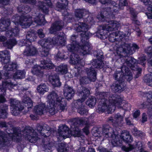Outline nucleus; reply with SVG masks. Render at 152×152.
<instances>
[{"instance_id": "1", "label": "nucleus", "mask_w": 152, "mask_h": 152, "mask_svg": "<svg viewBox=\"0 0 152 152\" xmlns=\"http://www.w3.org/2000/svg\"><path fill=\"white\" fill-rule=\"evenodd\" d=\"M37 131L39 134L44 137H48L51 134L50 128L46 125L42 126L38 124L35 130L30 127L26 128L21 132L16 128H12L10 130L6 129V132L10 137L13 139H18V137L22 135L31 143L35 142L38 139V134L36 132Z\"/></svg>"}, {"instance_id": "2", "label": "nucleus", "mask_w": 152, "mask_h": 152, "mask_svg": "<svg viewBox=\"0 0 152 152\" xmlns=\"http://www.w3.org/2000/svg\"><path fill=\"white\" fill-rule=\"evenodd\" d=\"M99 96V103L98 110L99 113L105 110L108 113L113 112L115 106L121 105L122 99L120 96L116 94H110L109 92H101Z\"/></svg>"}, {"instance_id": "3", "label": "nucleus", "mask_w": 152, "mask_h": 152, "mask_svg": "<svg viewBox=\"0 0 152 152\" xmlns=\"http://www.w3.org/2000/svg\"><path fill=\"white\" fill-rule=\"evenodd\" d=\"M66 37L63 32L58 33L57 36L53 38L48 37L39 41L38 43L42 47L41 55L42 56H47L52 47V45L57 44L64 46L66 42Z\"/></svg>"}, {"instance_id": "4", "label": "nucleus", "mask_w": 152, "mask_h": 152, "mask_svg": "<svg viewBox=\"0 0 152 152\" xmlns=\"http://www.w3.org/2000/svg\"><path fill=\"white\" fill-rule=\"evenodd\" d=\"M47 102L49 104L48 112L51 115L54 114L57 111L61 112L65 109L66 101L55 91L50 93L47 96Z\"/></svg>"}, {"instance_id": "5", "label": "nucleus", "mask_w": 152, "mask_h": 152, "mask_svg": "<svg viewBox=\"0 0 152 152\" xmlns=\"http://www.w3.org/2000/svg\"><path fill=\"white\" fill-rule=\"evenodd\" d=\"M75 29L77 32H82L80 36L82 38L81 41L83 45L81 48L80 54L83 55L89 54L91 48L87 40L91 35L89 32L88 31V28L87 24L83 22H79Z\"/></svg>"}, {"instance_id": "6", "label": "nucleus", "mask_w": 152, "mask_h": 152, "mask_svg": "<svg viewBox=\"0 0 152 152\" xmlns=\"http://www.w3.org/2000/svg\"><path fill=\"white\" fill-rule=\"evenodd\" d=\"M32 18H33L34 22L37 25H44L46 23L44 16L42 14H39L36 17H32L29 15L21 16L20 17L15 18V20L13 21L15 23H17L20 25L23 26L24 28H26L32 24Z\"/></svg>"}, {"instance_id": "7", "label": "nucleus", "mask_w": 152, "mask_h": 152, "mask_svg": "<svg viewBox=\"0 0 152 152\" xmlns=\"http://www.w3.org/2000/svg\"><path fill=\"white\" fill-rule=\"evenodd\" d=\"M10 52L7 50L0 52V61L2 64H6L3 68L5 70L4 76L6 79H9L12 77L11 72L16 69L18 65L15 63H11L7 64L10 61Z\"/></svg>"}, {"instance_id": "8", "label": "nucleus", "mask_w": 152, "mask_h": 152, "mask_svg": "<svg viewBox=\"0 0 152 152\" xmlns=\"http://www.w3.org/2000/svg\"><path fill=\"white\" fill-rule=\"evenodd\" d=\"M107 25L100 26L96 36L101 39H104L107 36V31H112L117 29L118 24L116 21L110 20Z\"/></svg>"}, {"instance_id": "9", "label": "nucleus", "mask_w": 152, "mask_h": 152, "mask_svg": "<svg viewBox=\"0 0 152 152\" xmlns=\"http://www.w3.org/2000/svg\"><path fill=\"white\" fill-rule=\"evenodd\" d=\"M139 48L138 46L135 43H125L121 47L118 48L117 51V53L119 55L126 56L132 54Z\"/></svg>"}, {"instance_id": "10", "label": "nucleus", "mask_w": 152, "mask_h": 152, "mask_svg": "<svg viewBox=\"0 0 152 152\" xmlns=\"http://www.w3.org/2000/svg\"><path fill=\"white\" fill-rule=\"evenodd\" d=\"M114 77L116 81L111 86V90L114 92L120 93L124 90L125 86L124 77L120 72L114 74Z\"/></svg>"}, {"instance_id": "11", "label": "nucleus", "mask_w": 152, "mask_h": 152, "mask_svg": "<svg viewBox=\"0 0 152 152\" xmlns=\"http://www.w3.org/2000/svg\"><path fill=\"white\" fill-rule=\"evenodd\" d=\"M114 138L112 140L111 143L114 146H121L122 142V140L127 142H131L132 141L131 136L129 134V132L124 131L120 136L114 135Z\"/></svg>"}, {"instance_id": "12", "label": "nucleus", "mask_w": 152, "mask_h": 152, "mask_svg": "<svg viewBox=\"0 0 152 152\" xmlns=\"http://www.w3.org/2000/svg\"><path fill=\"white\" fill-rule=\"evenodd\" d=\"M49 59H47L46 60L43 59L41 61V64L43 65H37L35 66L32 71L33 73L39 77H41L43 76V69H52L53 67V65L51 63Z\"/></svg>"}, {"instance_id": "13", "label": "nucleus", "mask_w": 152, "mask_h": 152, "mask_svg": "<svg viewBox=\"0 0 152 152\" xmlns=\"http://www.w3.org/2000/svg\"><path fill=\"white\" fill-rule=\"evenodd\" d=\"M10 101L12 114L15 116L18 115L23 109V107L22 106L20 102L15 99L11 98Z\"/></svg>"}, {"instance_id": "14", "label": "nucleus", "mask_w": 152, "mask_h": 152, "mask_svg": "<svg viewBox=\"0 0 152 152\" xmlns=\"http://www.w3.org/2000/svg\"><path fill=\"white\" fill-rule=\"evenodd\" d=\"M137 148L138 152H148L145 151L142 147V145L141 142H136L135 145L129 144L128 146H126L123 145L122 147V149L126 152H128L134 148Z\"/></svg>"}, {"instance_id": "15", "label": "nucleus", "mask_w": 152, "mask_h": 152, "mask_svg": "<svg viewBox=\"0 0 152 152\" xmlns=\"http://www.w3.org/2000/svg\"><path fill=\"white\" fill-rule=\"evenodd\" d=\"M113 12L110 9L109 6L102 8L99 15H98V18L102 21H106V18H109L113 17Z\"/></svg>"}, {"instance_id": "16", "label": "nucleus", "mask_w": 152, "mask_h": 152, "mask_svg": "<svg viewBox=\"0 0 152 152\" xmlns=\"http://www.w3.org/2000/svg\"><path fill=\"white\" fill-rule=\"evenodd\" d=\"M64 26V23L62 21H56L51 25L49 29L50 33L51 34H54L56 31L61 30Z\"/></svg>"}, {"instance_id": "17", "label": "nucleus", "mask_w": 152, "mask_h": 152, "mask_svg": "<svg viewBox=\"0 0 152 152\" xmlns=\"http://www.w3.org/2000/svg\"><path fill=\"white\" fill-rule=\"evenodd\" d=\"M36 36L35 34L31 32H28L26 36V39L22 40L20 42L22 43V46H30L31 42L34 41L36 39Z\"/></svg>"}, {"instance_id": "18", "label": "nucleus", "mask_w": 152, "mask_h": 152, "mask_svg": "<svg viewBox=\"0 0 152 152\" xmlns=\"http://www.w3.org/2000/svg\"><path fill=\"white\" fill-rule=\"evenodd\" d=\"M76 37L75 35H73L71 38L72 44H69L67 46L68 50L69 51H76L79 49V46L76 41Z\"/></svg>"}, {"instance_id": "19", "label": "nucleus", "mask_w": 152, "mask_h": 152, "mask_svg": "<svg viewBox=\"0 0 152 152\" xmlns=\"http://www.w3.org/2000/svg\"><path fill=\"white\" fill-rule=\"evenodd\" d=\"M102 134L106 137H111L114 138V135H116L114 133L113 129L108 125H104L103 126L102 129Z\"/></svg>"}, {"instance_id": "20", "label": "nucleus", "mask_w": 152, "mask_h": 152, "mask_svg": "<svg viewBox=\"0 0 152 152\" xmlns=\"http://www.w3.org/2000/svg\"><path fill=\"white\" fill-rule=\"evenodd\" d=\"M63 92L64 96L67 99H71L75 94V91L73 88L67 85H64Z\"/></svg>"}, {"instance_id": "21", "label": "nucleus", "mask_w": 152, "mask_h": 152, "mask_svg": "<svg viewBox=\"0 0 152 152\" xmlns=\"http://www.w3.org/2000/svg\"><path fill=\"white\" fill-rule=\"evenodd\" d=\"M79 49L76 51H71L72 53L70 55L69 62L72 64H77L80 63L82 59L80 58L79 56L77 54L78 53Z\"/></svg>"}, {"instance_id": "22", "label": "nucleus", "mask_w": 152, "mask_h": 152, "mask_svg": "<svg viewBox=\"0 0 152 152\" xmlns=\"http://www.w3.org/2000/svg\"><path fill=\"white\" fill-rule=\"evenodd\" d=\"M89 124V121L88 119L82 118H75L72 120L71 122V127L75 128L77 125H83L88 126Z\"/></svg>"}, {"instance_id": "23", "label": "nucleus", "mask_w": 152, "mask_h": 152, "mask_svg": "<svg viewBox=\"0 0 152 152\" xmlns=\"http://www.w3.org/2000/svg\"><path fill=\"white\" fill-rule=\"evenodd\" d=\"M70 130L66 126H63L58 130V135L63 139H65L70 136Z\"/></svg>"}, {"instance_id": "24", "label": "nucleus", "mask_w": 152, "mask_h": 152, "mask_svg": "<svg viewBox=\"0 0 152 152\" xmlns=\"http://www.w3.org/2000/svg\"><path fill=\"white\" fill-rule=\"evenodd\" d=\"M90 92L88 89L83 87H81L80 90L77 92V95L80 97V98L85 100L90 94Z\"/></svg>"}, {"instance_id": "25", "label": "nucleus", "mask_w": 152, "mask_h": 152, "mask_svg": "<svg viewBox=\"0 0 152 152\" xmlns=\"http://www.w3.org/2000/svg\"><path fill=\"white\" fill-rule=\"evenodd\" d=\"M37 53V50L36 48L35 47L31 46L26 47L23 52V55L27 56H35Z\"/></svg>"}, {"instance_id": "26", "label": "nucleus", "mask_w": 152, "mask_h": 152, "mask_svg": "<svg viewBox=\"0 0 152 152\" xmlns=\"http://www.w3.org/2000/svg\"><path fill=\"white\" fill-rule=\"evenodd\" d=\"M85 70L87 76L92 80L93 82H94L96 79V73L94 68H86Z\"/></svg>"}, {"instance_id": "27", "label": "nucleus", "mask_w": 152, "mask_h": 152, "mask_svg": "<svg viewBox=\"0 0 152 152\" xmlns=\"http://www.w3.org/2000/svg\"><path fill=\"white\" fill-rule=\"evenodd\" d=\"M49 80L52 85L55 87H59L61 85L58 77L56 74L50 75Z\"/></svg>"}, {"instance_id": "28", "label": "nucleus", "mask_w": 152, "mask_h": 152, "mask_svg": "<svg viewBox=\"0 0 152 152\" xmlns=\"http://www.w3.org/2000/svg\"><path fill=\"white\" fill-rule=\"evenodd\" d=\"M10 24V19L6 18L2 19L0 22V31H6L8 29Z\"/></svg>"}, {"instance_id": "29", "label": "nucleus", "mask_w": 152, "mask_h": 152, "mask_svg": "<svg viewBox=\"0 0 152 152\" xmlns=\"http://www.w3.org/2000/svg\"><path fill=\"white\" fill-rule=\"evenodd\" d=\"M43 148L44 151L46 152L51 151L52 148L53 146L54 145L53 142H50L47 138V137H44L42 140Z\"/></svg>"}, {"instance_id": "30", "label": "nucleus", "mask_w": 152, "mask_h": 152, "mask_svg": "<svg viewBox=\"0 0 152 152\" xmlns=\"http://www.w3.org/2000/svg\"><path fill=\"white\" fill-rule=\"evenodd\" d=\"M125 36V35L123 34L122 32L120 31H117L113 33L110 34L109 37V40L112 42H114L118 39V37L121 39L122 38Z\"/></svg>"}, {"instance_id": "31", "label": "nucleus", "mask_w": 152, "mask_h": 152, "mask_svg": "<svg viewBox=\"0 0 152 152\" xmlns=\"http://www.w3.org/2000/svg\"><path fill=\"white\" fill-rule=\"evenodd\" d=\"M145 5L147 6L148 7L147 9L148 11L151 13H146V14L148 18L152 19V0H140Z\"/></svg>"}, {"instance_id": "32", "label": "nucleus", "mask_w": 152, "mask_h": 152, "mask_svg": "<svg viewBox=\"0 0 152 152\" xmlns=\"http://www.w3.org/2000/svg\"><path fill=\"white\" fill-rule=\"evenodd\" d=\"M45 110V104L41 103L35 107L34 111L37 114L42 115L43 114L44 111Z\"/></svg>"}, {"instance_id": "33", "label": "nucleus", "mask_w": 152, "mask_h": 152, "mask_svg": "<svg viewBox=\"0 0 152 152\" xmlns=\"http://www.w3.org/2000/svg\"><path fill=\"white\" fill-rule=\"evenodd\" d=\"M8 110L7 105L3 104L1 105L0 106V118H7Z\"/></svg>"}, {"instance_id": "34", "label": "nucleus", "mask_w": 152, "mask_h": 152, "mask_svg": "<svg viewBox=\"0 0 152 152\" xmlns=\"http://www.w3.org/2000/svg\"><path fill=\"white\" fill-rule=\"evenodd\" d=\"M88 13V12L83 9H78L76 10L75 12V16L80 19L84 18L86 14Z\"/></svg>"}, {"instance_id": "35", "label": "nucleus", "mask_w": 152, "mask_h": 152, "mask_svg": "<svg viewBox=\"0 0 152 152\" xmlns=\"http://www.w3.org/2000/svg\"><path fill=\"white\" fill-rule=\"evenodd\" d=\"M17 41L14 39H10L3 43L4 46L8 49H11L13 47L16 45Z\"/></svg>"}, {"instance_id": "36", "label": "nucleus", "mask_w": 152, "mask_h": 152, "mask_svg": "<svg viewBox=\"0 0 152 152\" xmlns=\"http://www.w3.org/2000/svg\"><path fill=\"white\" fill-rule=\"evenodd\" d=\"M136 60L132 56L128 57L126 60L125 63L132 69L134 70V65L136 62Z\"/></svg>"}, {"instance_id": "37", "label": "nucleus", "mask_w": 152, "mask_h": 152, "mask_svg": "<svg viewBox=\"0 0 152 152\" xmlns=\"http://www.w3.org/2000/svg\"><path fill=\"white\" fill-rule=\"evenodd\" d=\"M91 64L95 68H102L104 65V63L102 61L98 59L93 60Z\"/></svg>"}, {"instance_id": "38", "label": "nucleus", "mask_w": 152, "mask_h": 152, "mask_svg": "<svg viewBox=\"0 0 152 152\" xmlns=\"http://www.w3.org/2000/svg\"><path fill=\"white\" fill-rule=\"evenodd\" d=\"M56 70L62 74H66L67 72V66L66 64H61L56 68Z\"/></svg>"}, {"instance_id": "39", "label": "nucleus", "mask_w": 152, "mask_h": 152, "mask_svg": "<svg viewBox=\"0 0 152 152\" xmlns=\"http://www.w3.org/2000/svg\"><path fill=\"white\" fill-rule=\"evenodd\" d=\"M129 10L132 16L133 23L137 25H139L140 24V22L136 19L137 13L135 12L132 8H130Z\"/></svg>"}, {"instance_id": "40", "label": "nucleus", "mask_w": 152, "mask_h": 152, "mask_svg": "<svg viewBox=\"0 0 152 152\" xmlns=\"http://www.w3.org/2000/svg\"><path fill=\"white\" fill-rule=\"evenodd\" d=\"M48 90V87L45 83H41L37 87V90L38 92L41 94H44Z\"/></svg>"}, {"instance_id": "41", "label": "nucleus", "mask_w": 152, "mask_h": 152, "mask_svg": "<svg viewBox=\"0 0 152 152\" xmlns=\"http://www.w3.org/2000/svg\"><path fill=\"white\" fill-rule=\"evenodd\" d=\"M91 81L93 82L92 80L88 76L81 77L80 79V84L81 85L89 83Z\"/></svg>"}, {"instance_id": "42", "label": "nucleus", "mask_w": 152, "mask_h": 152, "mask_svg": "<svg viewBox=\"0 0 152 152\" xmlns=\"http://www.w3.org/2000/svg\"><path fill=\"white\" fill-rule=\"evenodd\" d=\"M140 108L144 109L147 108L148 110L147 112L148 114L150 117L152 116V106H149L146 104V102H144L143 104H141L140 106Z\"/></svg>"}, {"instance_id": "43", "label": "nucleus", "mask_w": 152, "mask_h": 152, "mask_svg": "<svg viewBox=\"0 0 152 152\" xmlns=\"http://www.w3.org/2000/svg\"><path fill=\"white\" fill-rule=\"evenodd\" d=\"M25 72L24 71L18 70L14 75L13 77L15 79H21L25 77Z\"/></svg>"}, {"instance_id": "44", "label": "nucleus", "mask_w": 152, "mask_h": 152, "mask_svg": "<svg viewBox=\"0 0 152 152\" xmlns=\"http://www.w3.org/2000/svg\"><path fill=\"white\" fill-rule=\"evenodd\" d=\"M8 140L7 135L5 133L0 131V145L7 142Z\"/></svg>"}, {"instance_id": "45", "label": "nucleus", "mask_w": 152, "mask_h": 152, "mask_svg": "<svg viewBox=\"0 0 152 152\" xmlns=\"http://www.w3.org/2000/svg\"><path fill=\"white\" fill-rule=\"evenodd\" d=\"M85 100L81 98L79 99L74 102V106L77 109L84 106L83 102Z\"/></svg>"}, {"instance_id": "46", "label": "nucleus", "mask_w": 152, "mask_h": 152, "mask_svg": "<svg viewBox=\"0 0 152 152\" xmlns=\"http://www.w3.org/2000/svg\"><path fill=\"white\" fill-rule=\"evenodd\" d=\"M57 150L58 152H67L66 144L64 143H59Z\"/></svg>"}, {"instance_id": "47", "label": "nucleus", "mask_w": 152, "mask_h": 152, "mask_svg": "<svg viewBox=\"0 0 152 152\" xmlns=\"http://www.w3.org/2000/svg\"><path fill=\"white\" fill-rule=\"evenodd\" d=\"M108 6H109L110 9L111 10L112 12H117L118 11L119 9H122L123 8H120L119 7V4H118L116 3H115L113 5H112L110 3L108 4Z\"/></svg>"}, {"instance_id": "48", "label": "nucleus", "mask_w": 152, "mask_h": 152, "mask_svg": "<svg viewBox=\"0 0 152 152\" xmlns=\"http://www.w3.org/2000/svg\"><path fill=\"white\" fill-rule=\"evenodd\" d=\"M124 116L121 115L119 113L115 114L114 120L118 124L122 123L123 121Z\"/></svg>"}, {"instance_id": "49", "label": "nucleus", "mask_w": 152, "mask_h": 152, "mask_svg": "<svg viewBox=\"0 0 152 152\" xmlns=\"http://www.w3.org/2000/svg\"><path fill=\"white\" fill-rule=\"evenodd\" d=\"M23 102L25 104L26 106H27V108H31L33 106V103L31 100L28 97L25 98L23 100Z\"/></svg>"}, {"instance_id": "50", "label": "nucleus", "mask_w": 152, "mask_h": 152, "mask_svg": "<svg viewBox=\"0 0 152 152\" xmlns=\"http://www.w3.org/2000/svg\"><path fill=\"white\" fill-rule=\"evenodd\" d=\"M38 7L39 9L41 10L47 14L48 12V8L46 7V6L44 5V3L41 2H39V4Z\"/></svg>"}, {"instance_id": "51", "label": "nucleus", "mask_w": 152, "mask_h": 152, "mask_svg": "<svg viewBox=\"0 0 152 152\" xmlns=\"http://www.w3.org/2000/svg\"><path fill=\"white\" fill-rule=\"evenodd\" d=\"M96 103V100L94 97L89 98L86 102V104L90 107H94Z\"/></svg>"}, {"instance_id": "52", "label": "nucleus", "mask_w": 152, "mask_h": 152, "mask_svg": "<svg viewBox=\"0 0 152 152\" xmlns=\"http://www.w3.org/2000/svg\"><path fill=\"white\" fill-rule=\"evenodd\" d=\"M70 135L75 137H79L82 135V134L80 130L78 129H77L73 131L70 130Z\"/></svg>"}, {"instance_id": "53", "label": "nucleus", "mask_w": 152, "mask_h": 152, "mask_svg": "<svg viewBox=\"0 0 152 152\" xmlns=\"http://www.w3.org/2000/svg\"><path fill=\"white\" fill-rule=\"evenodd\" d=\"M121 69V72L120 71H116L115 74L120 72L121 74V75H124V76L126 75H127V74L128 73L130 72L128 68L125 66H122Z\"/></svg>"}, {"instance_id": "54", "label": "nucleus", "mask_w": 152, "mask_h": 152, "mask_svg": "<svg viewBox=\"0 0 152 152\" xmlns=\"http://www.w3.org/2000/svg\"><path fill=\"white\" fill-rule=\"evenodd\" d=\"M145 51L147 53V55L150 57H152V47L150 46L145 48ZM151 65L152 66V59L149 62Z\"/></svg>"}, {"instance_id": "55", "label": "nucleus", "mask_w": 152, "mask_h": 152, "mask_svg": "<svg viewBox=\"0 0 152 152\" xmlns=\"http://www.w3.org/2000/svg\"><path fill=\"white\" fill-rule=\"evenodd\" d=\"M146 57L143 56L139 58L137 61L138 64H141L143 66H144L146 64Z\"/></svg>"}, {"instance_id": "56", "label": "nucleus", "mask_w": 152, "mask_h": 152, "mask_svg": "<svg viewBox=\"0 0 152 152\" xmlns=\"http://www.w3.org/2000/svg\"><path fill=\"white\" fill-rule=\"evenodd\" d=\"M96 53V54L95 53L94 54V56H96L98 60L101 61L104 58L103 54L102 52L101 51H99L97 53Z\"/></svg>"}, {"instance_id": "57", "label": "nucleus", "mask_w": 152, "mask_h": 152, "mask_svg": "<svg viewBox=\"0 0 152 152\" xmlns=\"http://www.w3.org/2000/svg\"><path fill=\"white\" fill-rule=\"evenodd\" d=\"M132 132L133 134L135 136H138L142 137L143 135L142 132L138 130L136 128H134L133 129V131Z\"/></svg>"}, {"instance_id": "58", "label": "nucleus", "mask_w": 152, "mask_h": 152, "mask_svg": "<svg viewBox=\"0 0 152 152\" xmlns=\"http://www.w3.org/2000/svg\"><path fill=\"white\" fill-rule=\"evenodd\" d=\"M83 18L84 21L88 23L91 22L92 20V18L89 16L88 13L85 15V16Z\"/></svg>"}, {"instance_id": "59", "label": "nucleus", "mask_w": 152, "mask_h": 152, "mask_svg": "<svg viewBox=\"0 0 152 152\" xmlns=\"http://www.w3.org/2000/svg\"><path fill=\"white\" fill-rule=\"evenodd\" d=\"M77 112L78 113H80L81 115H83L87 113V110L84 107V106L81 107L80 108L77 109Z\"/></svg>"}, {"instance_id": "60", "label": "nucleus", "mask_w": 152, "mask_h": 152, "mask_svg": "<svg viewBox=\"0 0 152 152\" xmlns=\"http://www.w3.org/2000/svg\"><path fill=\"white\" fill-rule=\"evenodd\" d=\"M10 0H0V7H4L8 5Z\"/></svg>"}, {"instance_id": "61", "label": "nucleus", "mask_w": 152, "mask_h": 152, "mask_svg": "<svg viewBox=\"0 0 152 152\" xmlns=\"http://www.w3.org/2000/svg\"><path fill=\"white\" fill-rule=\"evenodd\" d=\"M128 75H123L124 77V81L125 80V79H126L129 82L133 78V76L132 74L130 72L129 73H128Z\"/></svg>"}, {"instance_id": "62", "label": "nucleus", "mask_w": 152, "mask_h": 152, "mask_svg": "<svg viewBox=\"0 0 152 152\" xmlns=\"http://www.w3.org/2000/svg\"><path fill=\"white\" fill-rule=\"evenodd\" d=\"M147 96V102L150 104L152 105V92L148 94Z\"/></svg>"}, {"instance_id": "63", "label": "nucleus", "mask_w": 152, "mask_h": 152, "mask_svg": "<svg viewBox=\"0 0 152 152\" xmlns=\"http://www.w3.org/2000/svg\"><path fill=\"white\" fill-rule=\"evenodd\" d=\"M119 4L120 8H123L124 7L127 5L128 3L126 0H120Z\"/></svg>"}, {"instance_id": "64", "label": "nucleus", "mask_w": 152, "mask_h": 152, "mask_svg": "<svg viewBox=\"0 0 152 152\" xmlns=\"http://www.w3.org/2000/svg\"><path fill=\"white\" fill-rule=\"evenodd\" d=\"M13 33L14 36L18 35L19 33L20 30L18 27H15V28H13L10 30Z\"/></svg>"}]
</instances>
